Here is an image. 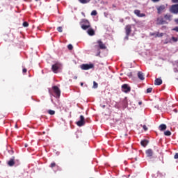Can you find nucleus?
Instances as JSON below:
<instances>
[{
	"label": "nucleus",
	"mask_w": 178,
	"mask_h": 178,
	"mask_svg": "<svg viewBox=\"0 0 178 178\" xmlns=\"http://www.w3.org/2000/svg\"><path fill=\"white\" fill-rule=\"evenodd\" d=\"M67 48L70 51L73 49V45L72 44H68Z\"/></svg>",
	"instance_id": "obj_31"
},
{
	"label": "nucleus",
	"mask_w": 178,
	"mask_h": 178,
	"mask_svg": "<svg viewBox=\"0 0 178 178\" xmlns=\"http://www.w3.org/2000/svg\"><path fill=\"white\" fill-rule=\"evenodd\" d=\"M152 35H155V33H152Z\"/></svg>",
	"instance_id": "obj_45"
},
{
	"label": "nucleus",
	"mask_w": 178,
	"mask_h": 178,
	"mask_svg": "<svg viewBox=\"0 0 178 178\" xmlns=\"http://www.w3.org/2000/svg\"><path fill=\"white\" fill-rule=\"evenodd\" d=\"M138 77L140 80H145V77H144V73L143 72H138Z\"/></svg>",
	"instance_id": "obj_17"
},
{
	"label": "nucleus",
	"mask_w": 178,
	"mask_h": 178,
	"mask_svg": "<svg viewBox=\"0 0 178 178\" xmlns=\"http://www.w3.org/2000/svg\"><path fill=\"white\" fill-rule=\"evenodd\" d=\"M16 129H17V124L15 125Z\"/></svg>",
	"instance_id": "obj_46"
},
{
	"label": "nucleus",
	"mask_w": 178,
	"mask_h": 178,
	"mask_svg": "<svg viewBox=\"0 0 178 178\" xmlns=\"http://www.w3.org/2000/svg\"><path fill=\"white\" fill-rule=\"evenodd\" d=\"M8 166H14L15 165V157H13L8 161Z\"/></svg>",
	"instance_id": "obj_15"
},
{
	"label": "nucleus",
	"mask_w": 178,
	"mask_h": 178,
	"mask_svg": "<svg viewBox=\"0 0 178 178\" xmlns=\"http://www.w3.org/2000/svg\"><path fill=\"white\" fill-rule=\"evenodd\" d=\"M23 26H24V27H29V22H24L23 23Z\"/></svg>",
	"instance_id": "obj_33"
},
{
	"label": "nucleus",
	"mask_w": 178,
	"mask_h": 178,
	"mask_svg": "<svg viewBox=\"0 0 178 178\" xmlns=\"http://www.w3.org/2000/svg\"><path fill=\"white\" fill-rule=\"evenodd\" d=\"M60 67H62V65L59 63H56L52 65L51 70L54 72V73H58V70H59Z\"/></svg>",
	"instance_id": "obj_5"
},
{
	"label": "nucleus",
	"mask_w": 178,
	"mask_h": 178,
	"mask_svg": "<svg viewBox=\"0 0 178 178\" xmlns=\"http://www.w3.org/2000/svg\"><path fill=\"white\" fill-rule=\"evenodd\" d=\"M97 44H98V49L96 56H99V55H101V51L99 49H106V45H105V43L101 40H97Z\"/></svg>",
	"instance_id": "obj_2"
},
{
	"label": "nucleus",
	"mask_w": 178,
	"mask_h": 178,
	"mask_svg": "<svg viewBox=\"0 0 178 178\" xmlns=\"http://www.w3.org/2000/svg\"><path fill=\"white\" fill-rule=\"evenodd\" d=\"M164 136H172V132H170V131H165L164 132Z\"/></svg>",
	"instance_id": "obj_22"
},
{
	"label": "nucleus",
	"mask_w": 178,
	"mask_h": 178,
	"mask_svg": "<svg viewBox=\"0 0 178 178\" xmlns=\"http://www.w3.org/2000/svg\"><path fill=\"white\" fill-rule=\"evenodd\" d=\"M140 12L141 11H140V10H134L135 15H136V16H138V17H145V14L140 13Z\"/></svg>",
	"instance_id": "obj_12"
},
{
	"label": "nucleus",
	"mask_w": 178,
	"mask_h": 178,
	"mask_svg": "<svg viewBox=\"0 0 178 178\" xmlns=\"http://www.w3.org/2000/svg\"><path fill=\"white\" fill-rule=\"evenodd\" d=\"M80 24L82 30H88V29L91 28L90 21L86 19H82Z\"/></svg>",
	"instance_id": "obj_1"
},
{
	"label": "nucleus",
	"mask_w": 178,
	"mask_h": 178,
	"mask_svg": "<svg viewBox=\"0 0 178 178\" xmlns=\"http://www.w3.org/2000/svg\"><path fill=\"white\" fill-rule=\"evenodd\" d=\"M161 84H162V79L159 78L156 79L154 81V85L161 86Z\"/></svg>",
	"instance_id": "obj_16"
},
{
	"label": "nucleus",
	"mask_w": 178,
	"mask_h": 178,
	"mask_svg": "<svg viewBox=\"0 0 178 178\" xmlns=\"http://www.w3.org/2000/svg\"><path fill=\"white\" fill-rule=\"evenodd\" d=\"M156 23L157 24H165V23H166V21L163 20V17H160L157 18Z\"/></svg>",
	"instance_id": "obj_13"
},
{
	"label": "nucleus",
	"mask_w": 178,
	"mask_h": 178,
	"mask_svg": "<svg viewBox=\"0 0 178 178\" xmlns=\"http://www.w3.org/2000/svg\"><path fill=\"white\" fill-rule=\"evenodd\" d=\"M171 2H172V3H177V4H178V0H171Z\"/></svg>",
	"instance_id": "obj_35"
},
{
	"label": "nucleus",
	"mask_w": 178,
	"mask_h": 178,
	"mask_svg": "<svg viewBox=\"0 0 178 178\" xmlns=\"http://www.w3.org/2000/svg\"><path fill=\"white\" fill-rule=\"evenodd\" d=\"M97 10H94L91 12V16H97Z\"/></svg>",
	"instance_id": "obj_25"
},
{
	"label": "nucleus",
	"mask_w": 178,
	"mask_h": 178,
	"mask_svg": "<svg viewBox=\"0 0 178 178\" xmlns=\"http://www.w3.org/2000/svg\"><path fill=\"white\" fill-rule=\"evenodd\" d=\"M125 34L126 35H130L131 34V25H127L125 26Z\"/></svg>",
	"instance_id": "obj_10"
},
{
	"label": "nucleus",
	"mask_w": 178,
	"mask_h": 178,
	"mask_svg": "<svg viewBox=\"0 0 178 178\" xmlns=\"http://www.w3.org/2000/svg\"><path fill=\"white\" fill-rule=\"evenodd\" d=\"M170 12L174 15H178V4H173L170 8Z\"/></svg>",
	"instance_id": "obj_4"
},
{
	"label": "nucleus",
	"mask_w": 178,
	"mask_h": 178,
	"mask_svg": "<svg viewBox=\"0 0 178 178\" xmlns=\"http://www.w3.org/2000/svg\"><path fill=\"white\" fill-rule=\"evenodd\" d=\"M145 154L147 157L151 158V156L154 155V151L152 150V149H148L145 151Z\"/></svg>",
	"instance_id": "obj_11"
},
{
	"label": "nucleus",
	"mask_w": 178,
	"mask_h": 178,
	"mask_svg": "<svg viewBox=\"0 0 178 178\" xmlns=\"http://www.w3.org/2000/svg\"><path fill=\"white\" fill-rule=\"evenodd\" d=\"M164 19H165V20H170V19H172V15L167 14L164 15Z\"/></svg>",
	"instance_id": "obj_21"
},
{
	"label": "nucleus",
	"mask_w": 178,
	"mask_h": 178,
	"mask_svg": "<svg viewBox=\"0 0 178 178\" xmlns=\"http://www.w3.org/2000/svg\"><path fill=\"white\" fill-rule=\"evenodd\" d=\"M80 3L86 4L88 3L91 0H78Z\"/></svg>",
	"instance_id": "obj_20"
},
{
	"label": "nucleus",
	"mask_w": 178,
	"mask_h": 178,
	"mask_svg": "<svg viewBox=\"0 0 178 178\" xmlns=\"http://www.w3.org/2000/svg\"><path fill=\"white\" fill-rule=\"evenodd\" d=\"M157 37H163V33H159V32H157L156 34V36L155 38H156Z\"/></svg>",
	"instance_id": "obj_23"
},
{
	"label": "nucleus",
	"mask_w": 178,
	"mask_h": 178,
	"mask_svg": "<svg viewBox=\"0 0 178 178\" xmlns=\"http://www.w3.org/2000/svg\"><path fill=\"white\" fill-rule=\"evenodd\" d=\"M77 126L81 127V126H84L86 124V119L83 115H80V120L76 122Z\"/></svg>",
	"instance_id": "obj_8"
},
{
	"label": "nucleus",
	"mask_w": 178,
	"mask_h": 178,
	"mask_svg": "<svg viewBox=\"0 0 178 178\" xmlns=\"http://www.w3.org/2000/svg\"><path fill=\"white\" fill-rule=\"evenodd\" d=\"M129 35H126L124 40H129Z\"/></svg>",
	"instance_id": "obj_39"
},
{
	"label": "nucleus",
	"mask_w": 178,
	"mask_h": 178,
	"mask_svg": "<svg viewBox=\"0 0 178 178\" xmlns=\"http://www.w3.org/2000/svg\"><path fill=\"white\" fill-rule=\"evenodd\" d=\"M81 87H83V86H84V83L81 82Z\"/></svg>",
	"instance_id": "obj_43"
},
{
	"label": "nucleus",
	"mask_w": 178,
	"mask_h": 178,
	"mask_svg": "<svg viewBox=\"0 0 178 178\" xmlns=\"http://www.w3.org/2000/svg\"><path fill=\"white\" fill-rule=\"evenodd\" d=\"M55 166H56V163L55 162L51 163L49 165V167L51 168H55Z\"/></svg>",
	"instance_id": "obj_30"
},
{
	"label": "nucleus",
	"mask_w": 178,
	"mask_h": 178,
	"mask_svg": "<svg viewBox=\"0 0 178 178\" xmlns=\"http://www.w3.org/2000/svg\"><path fill=\"white\" fill-rule=\"evenodd\" d=\"M138 105H143V102H139Z\"/></svg>",
	"instance_id": "obj_42"
},
{
	"label": "nucleus",
	"mask_w": 178,
	"mask_h": 178,
	"mask_svg": "<svg viewBox=\"0 0 178 178\" xmlns=\"http://www.w3.org/2000/svg\"><path fill=\"white\" fill-rule=\"evenodd\" d=\"M122 92L128 94L131 91V88L127 83H124L121 86Z\"/></svg>",
	"instance_id": "obj_3"
},
{
	"label": "nucleus",
	"mask_w": 178,
	"mask_h": 178,
	"mask_svg": "<svg viewBox=\"0 0 178 178\" xmlns=\"http://www.w3.org/2000/svg\"><path fill=\"white\" fill-rule=\"evenodd\" d=\"M57 31H58V33H62V31H63V29L62 28V26H58L57 28Z\"/></svg>",
	"instance_id": "obj_27"
},
{
	"label": "nucleus",
	"mask_w": 178,
	"mask_h": 178,
	"mask_svg": "<svg viewBox=\"0 0 178 178\" xmlns=\"http://www.w3.org/2000/svg\"><path fill=\"white\" fill-rule=\"evenodd\" d=\"M22 72H23V73H27V69L24 68V69L22 70Z\"/></svg>",
	"instance_id": "obj_38"
},
{
	"label": "nucleus",
	"mask_w": 178,
	"mask_h": 178,
	"mask_svg": "<svg viewBox=\"0 0 178 178\" xmlns=\"http://www.w3.org/2000/svg\"><path fill=\"white\" fill-rule=\"evenodd\" d=\"M55 113V111L54 110H49L48 111V114L49 115H54Z\"/></svg>",
	"instance_id": "obj_29"
},
{
	"label": "nucleus",
	"mask_w": 178,
	"mask_h": 178,
	"mask_svg": "<svg viewBox=\"0 0 178 178\" xmlns=\"http://www.w3.org/2000/svg\"><path fill=\"white\" fill-rule=\"evenodd\" d=\"M173 31H176L178 33V26H175V28L172 29Z\"/></svg>",
	"instance_id": "obj_34"
},
{
	"label": "nucleus",
	"mask_w": 178,
	"mask_h": 178,
	"mask_svg": "<svg viewBox=\"0 0 178 178\" xmlns=\"http://www.w3.org/2000/svg\"><path fill=\"white\" fill-rule=\"evenodd\" d=\"M143 129L145 130V131H147V130H148V128L147 127L146 125L143 126Z\"/></svg>",
	"instance_id": "obj_36"
},
{
	"label": "nucleus",
	"mask_w": 178,
	"mask_h": 178,
	"mask_svg": "<svg viewBox=\"0 0 178 178\" xmlns=\"http://www.w3.org/2000/svg\"><path fill=\"white\" fill-rule=\"evenodd\" d=\"M148 143H149L148 140H141L140 144L142 147H147V145H148Z\"/></svg>",
	"instance_id": "obj_19"
},
{
	"label": "nucleus",
	"mask_w": 178,
	"mask_h": 178,
	"mask_svg": "<svg viewBox=\"0 0 178 178\" xmlns=\"http://www.w3.org/2000/svg\"><path fill=\"white\" fill-rule=\"evenodd\" d=\"M35 1H40V0H35Z\"/></svg>",
	"instance_id": "obj_48"
},
{
	"label": "nucleus",
	"mask_w": 178,
	"mask_h": 178,
	"mask_svg": "<svg viewBox=\"0 0 178 178\" xmlns=\"http://www.w3.org/2000/svg\"><path fill=\"white\" fill-rule=\"evenodd\" d=\"M74 79L75 80H77V76H74Z\"/></svg>",
	"instance_id": "obj_44"
},
{
	"label": "nucleus",
	"mask_w": 178,
	"mask_h": 178,
	"mask_svg": "<svg viewBox=\"0 0 178 178\" xmlns=\"http://www.w3.org/2000/svg\"><path fill=\"white\" fill-rule=\"evenodd\" d=\"M159 130H161V131H164V130H166L167 127L166 124H161L159 127Z\"/></svg>",
	"instance_id": "obj_18"
},
{
	"label": "nucleus",
	"mask_w": 178,
	"mask_h": 178,
	"mask_svg": "<svg viewBox=\"0 0 178 178\" xmlns=\"http://www.w3.org/2000/svg\"><path fill=\"white\" fill-rule=\"evenodd\" d=\"M152 2H159L161 0H151Z\"/></svg>",
	"instance_id": "obj_40"
},
{
	"label": "nucleus",
	"mask_w": 178,
	"mask_h": 178,
	"mask_svg": "<svg viewBox=\"0 0 178 178\" xmlns=\"http://www.w3.org/2000/svg\"><path fill=\"white\" fill-rule=\"evenodd\" d=\"M175 159H178V153H176L174 156Z\"/></svg>",
	"instance_id": "obj_37"
},
{
	"label": "nucleus",
	"mask_w": 178,
	"mask_h": 178,
	"mask_svg": "<svg viewBox=\"0 0 178 178\" xmlns=\"http://www.w3.org/2000/svg\"><path fill=\"white\" fill-rule=\"evenodd\" d=\"M88 30L87 33L89 35H95V31H94V29H92V28H88Z\"/></svg>",
	"instance_id": "obj_14"
},
{
	"label": "nucleus",
	"mask_w": 178,
	"mask_h": 178,
	"mask_svg": "<svg viewBox=\"0 0 178 178\" xmlns=\"http://www.w3.org/2000/svg\"><path fill=\"white\" fill-rule=\"evenodd\" d=\"M175 22L177 24H178V18L175 19Z\"/></svg>",
	"instance_id": "obj_41"
},
{
	"label": "nucleus",
	"mask_w": 178,
	"mask_h": 178,
	"mask_svg": "<svg viewBox=\"0 0 178 178\" xmlns=\"http://www.w3.org/2000/svg\"><path fill=\"white\" fill-rule=\"evenodd\" d=\"M52 90L55 94L56 98H59L60 97V89L58 86H53Z\"/></svg>",
	"instance_id": "obj_7"
},
{
	"label": "nucleus",
	"mask_w": 178,
	"mask_h": 178,
	"mask_svg": "<svg viewBox=\"0 0 178 178\" xmlns=\"http://www.w3.org/2000/svg\"><path fill=\"white\" fill-rule=\"evenodd\" d=\"M171 40H172L174 42H178V38H176V37H174V36H172V37L171 38Z\"/></svg>",
	"instance_id": "obj_26"
},
{
	"label": "nucleus",
	"mask_w": 178,
	"mask_h": 178,
	"mask_svg": "<svg viewBox=\"0 0 178 178\" xmlns=\"http://www.w3.org/2000/svg\"><path fill=\"white\" fill-rule=\"evenodd\" d=\"M93 88H98V83L95 81H93Z\"/></svg>",
	"instance_id": "obj_28"
},
{
	"label": "nucleus",
	"mask_w": 178,
	"mask_h": 178,
	"mask_svg": "<svg viewBox=\"0 0 178 178\" xmlns=\"http://www.w3.org/2000/svg\"><path fill=\"white\" fill-rule=\"evenodd\" d=\"M149 92H152V88H149L147 89V93L149 94Z\"/></svg>",
	"instance_id": "obj_32"
},
{
	"label": "nucleus",
	"mask_w": 178,
	"mask_h": 178,
	"mask_svg": "<svg viewBox=\"0 0 178 178\" xmlns=\"http://www.w3.org/2000/svg\"><path fill=\"white\" fill-rule=\"evenodd\" d=\"M156 9H157V13L159 15H161V13H162V12H163V10L166 9V6H165V5H161L160 6H156Z\"/></svg>",
	"instance_id": "obj_9"
},
{
	"label": "nucleus",
	"mask_w": 178,
	"mask_h": 178,
	"mask_svg": "<svg viewBox=\"0 0 178 178\" xmlns=\"http://www.w3.org/2000/svg\"><path fill=\"white\" fill-rule=\"evenodd\" d=\"M94 64H82L81 65V69L82 70H90V69H93Z\"/></svg>",
	"instance_id": "obj_6"
},
{
	"label": "nucleus",
	"mask_w": 178,
	"mask_h": 178,
	"mask_svg": "<svg viewBox=\"0 0 178 178\" xmlns=\"http://www.w3.org/2000/svg\"><path fill=\"white\" fill-rule=\"evenodd\" d=\"M3 39L5 40V41H8L9 39L6 37H9V35H6V33H4L3 35Z\"/></svg>",
	"instance_id": "obj_24"
},
{
	"label": "nucleus",
	"mask_w": 178,
	"mask_h": 178,
	"mask_svg": "<svg viewBox=\"0 0 178 178\" xmlns=\"http://www.w3.org/2000/svg\"><path fill=\"white\" fill-rule=\"evenodd\" d=\"M97 45H96V46H95V48H97Z\"/></svg>",
	"instance_id": "obj_47"
}]
</instances>
